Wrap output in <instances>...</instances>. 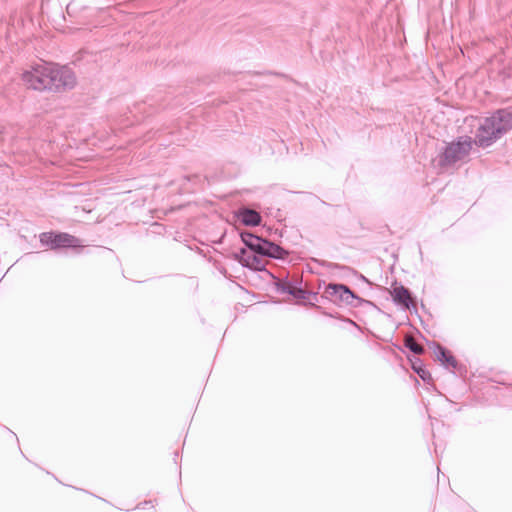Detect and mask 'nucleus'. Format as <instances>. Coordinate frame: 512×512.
<instances>
[{"label":"nucleus","instance_id":"nucleus-1","mask_svg":"<svg viewBox=\"0 0 512 512\" xmlns=\"http://www.w3.org/2000/svg\"><path fill=\"white\" fill-rule=\"evenodd\" d=\"M22 79L29 88L38 91L61 92L76 85V75L70 67L47 62L37 63L24 71Z\"/></svg>","mask_w":512,"mask_h":512},{"label":"nucleus","instance_id":"nucleus-2","mask_svg":"<svg viewBox=\"0 0 512 512\" xmlns=\"http://www.w3.org/2000/svg\"><path fill=\"white\" fill-rule=\"evenodd\" d=\"M512 129V109L500 108L484 118L475 134V144L487 148Z\"/></svg>","mask_w":512,"mask_h":512},{"label":"nucleus","instance_id":"nucleus-3","mask_svg":"<svg viewBox=\"0 0 512 512\" xmlns=\"http://www.w3.org/2000/svg\"><path fill=\"white\" fill-rule=\"evenodd\" d=\"M240 238L248 250L262 257L285 260L289 255L288 251L282 246L248 231H242Z\"/></svg>","mask_w":512,"mask_h":512},{"label":"nucleus","instance_id":"nucleus-4","mask_svg":"<svg viewBox=\"0 0 512 512\" xmlns=\"http://www.w3.org/2000/svg\"><path fill=\"white\" fill-rule=\"evenodd\" d=\"M472 149V139L469 136H461L447 143L436 157L437 166L448 168L463 160Z\"/></svg>","mask_w":512,"mask_h":512},{"label":"nucleus","instance_id":"nucleus-5","mask_svg":"<svg viewBox=\"0 0 512 512\" xmlns=\"http://www.w3.org/2000/svg\"><path fill=\"white\" fill-rule=\"evenodd\" d=\"M321 298L327 299L337 306H350L358 308L366 301L355 294L349 286L342 283H324V290Z\"/></svg>","mask_w":512,"mask_h":512},{"label":"nucleus","instance_id":"nucleus-6","mask_svg":"<svg viewBox=\"0 0 512 512\" xmlns=\"http://www.w3.org/2000/svg\"><path fill=\"white\" fill-rule=\"evenodd\" d=\"M39 241L42 246H46L54 251L61 249L80 250L83 248V244L79 238L60 231L42 232L39 235Z\"/></svg>","mask_w":512,"mask_h":512},{"label":"nucleus","instance_id":"nucleus-7","mask_svg":"<svg viewBox=\"0 0 512 512\" xmlns=\"http://www.w3.org/2000/svg\"><path fill=\"white\" fill-rule=\"evenodd\" d=\"M428 346L434 351L436 359L445 369L460 375L466 372V367L455 358L448 348L436 341L428 342Z\"/></svg>","mask_w":512,"mask_h":512},{"label":"nucleus","instance_id":"nucleus-8","mask_svg":"<svg viewBox=\"0 0 512 512\" xmlns=\"http://www.w3.org/2000/svg\"><path fill=\"white\" fill-rule=\"evenodd\" d=\"M248 248L246 246L244 248H240L238 252L234 254V258L245 268L250 269L255 272H263L267 276H269L272 279H276L274 274L267 270L266 264L262 260V256L251 252L250 250L247 251Z\"/></svg>","mask_w":512,"mask_h":512},{"label":"nucleus","instance_id":"nucleus-9","mask_svg":"<svg viewBox=\"0 0 512 512\" xmlns=\"http://www.w3.org/2000/svg\"><path fill=\"white\" fill-rule=\"evenodd\" d=\"M275 286L278 292L288 294L296 299L308 300L313 297L317 302L319 301L317 293L304 290L299 283L290 281L288 278H285L283 282L277 280Z\"/></svg>","mask_w":512,"mask_h":512},{"label":"nucleus","instance_id":"nucleus-10","mask_svg":"<svg viewBox=\"0 0 512 512\" xmlns=\"http://www.w3.org/2000/svg\"><path fill=\"white\" fill-rule=\"evenodd\" d=\"M391 296L396 305H400L410 312L417 311L412 292L407 287L403 285L395 286L392 290Z\"/></svg>","mask_w":512,"mask_h":512},{"label":"nucleus","instance_id":"nucleus-11","mask_svg":"<svg viewBox=\"0 0 512 512\" xmlns=\"http://www.w3.org/2000/svg\"><path fill=\"white\" fill-rule=\"evenodd\" d=\"M238 220L245 226H257L261 223V215L250 208L244 207L237 212Z\"/></svg>","mask_w":512,"mask_h":512},{"label":"nucleus","instance_id":"nucleus-12","mask_svg":"<svg viewBox=\"0 0 512 512\" xmlns=\"http://www.w3.org/2000/svg\"><path fill=\"white\" fill-rule=\"evenodd\" d=\"M314 262L324 268H327V269H330L333 271H338L339 272L338 275L340 277H347L351 274H354V275L357 274V271H355L353 268L345 266V265H341L338 263H333V262H329L326 260H319V259H314Z\"/></svg>","mask_w":512,"mask_h":512},{"label":"nucleus","instance_id":"nucleus-13","mask_svg":"<svg viewBox=\"0 0 512 512\" xmlns=\"http://www.w3.org/2000/svg\"><path fill=\"white\" fill-rule=\"evenodd\" d=\"M411 367L413 371L424 381L429 383L432 381L431 373L425 368L422 360L419 357H414L410 359Z\"/></svg>","mask_w":512,"mask_h":512},{"label":"nucleus","instance_id":"nucleus-14","mask_svg":"<svg viewBox=\"0 0 512 512\" xmlns=\"http://www.w3.org/2000/svg\"><path fill=\"white\" fill-rule=\"evenodd\" d=\"M405 348L413 352L415 355L423 354L425 349L423 346L416 343L412 338H407L404 342Z\"/></svg>","mask_w":512,"mask_h":512},{"label":"nucleus","instance_id":"nucleus-15","mask_svg":"<svg viewBox=\"0 0 512 512\" xmlns=\"http://www.w3.org/2000/svg\"><path fill=\"white\" fill-rule=\"evenodd\" d=\"M313 307H315L318 311H320L323 315L325 316H328V317H332V318H337V319H340L342 321H345V322H348L350 324H352L353 326L355 327H358V325L356 324V322H354L353 320L351 319H346V318H343L342 316H340L338 313H335V314H332L328 311H325L322 309L321 306H318V305H315V304H311Z\"/></svg>","mask_w":512,"mask_h":512},{"label":"nucleus","instance_id":"nucleus-16","mask_svg":"<svg viewBox=\"0 0 512 512\" xmlns=\"http://www.w3.org/2000/svg\"><path fill=\"white\" fill-rule=\"evenodd\" d=\"M148 505H152V500H145L139 503L135 508L136 509H145Z\"/></svg>","mask_w":512,"mask_h":512},{"label":"nucleus","instance_id":"nucleus-17","mask_svg":"<svg viewBox=\"0 0 512 512\" xmlns=\"http://www.w3.org/2000/svg\"><path fill=\"white\" fill-rule=\"evenodd\" d=\"M359 277H360L363 281H365V282L369 283L368 279H367L365 276H363L362 274H360V276H359Z\"/></svg>","mask_w":512,"mask_h":512},{"label":"nucleus","instance_id":"nucleus-18","mask_svg":"<svg viewBox=\"0 0 512 512\" xmlns=\"http://www.w3.org/2000/svg\"><path fill=\"white\" fill-rule=\"evenodd\" d=\"M435 453H438V446L435 444Z\"/></svg>","mask_w":512,"mask_h":512},{"label":"nucleus","instance_id":"nucleus-19","mask_svg":"<svg viewBox=\"0 0 512 512\" xmlns=\"http://www.w3.org/2000/svg\"><path fill=\"white\" fill-rule=\"evenodd\" d=\"M179 453L178 452H175V455H174V459L176 460V458L178 457Z\"/></svg>","mask_w":512,"mask_h":512},{"label":"nucleus","instance_id":"nucleus-20","mask_svg":"<svg viewBox=\"0 0 512 512\" xmlns=\"http://www.w3.org/2000/svg\"><path fill=\"white\" fill-rule=\"evenodd\" d=\"M10 432L13 434V436L17 437V436H16V433H14V432H12V431H10ZM16 439L18 440V438H16Z\"/></svg>","mask_w":512,"mask_h":512}]
</instances>
